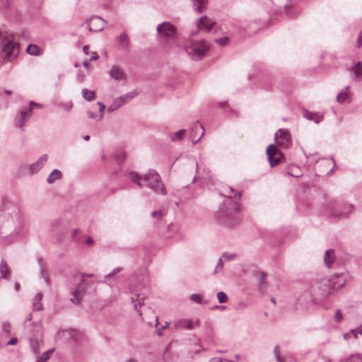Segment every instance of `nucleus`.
<instances>
[{
    "instance_id": "nucleus-41",
    "label": "nucleus",
    "mask_w": 362,
    "mask_h": 362,
    "mask_svg": "<svg viewBox=\"0 0 362 362\" xmlns=\"http://www.w3.org/2000/svg\"><path fill=\"white\" fill-rule=\"evenodd\" d=\"M185 133V129H181L175 133V136L172 139L173 141L181 140Z\"/></svg>"
},
{
    "instance_id": "nucleus-24",
    "label": "nucleus",
    "mask_w": 362,
    "mask_h": 362,
    "mask_svg": "<svg viewBox=\"0 0 362 362\" xmlns=\"http://www.w3.org/2000/svg\"><path fill=\"white\" fill-rule=\"evenodd\" d=\"M26 52L33 56H40L43 53L42 49L37 45L30 44L27 47Z\"/></svg>"
},
{
    "instance_id": "nucleus-47",
    "label": "nucleus",
    "mask_w": 362,
    "mask_h": 362,
    "mask_svg": "<svg viewBox=\"0 0 362 362\" xmlns=\"http://www.w3.org/2000/svg\"><path fill=\"white\" fill-rule=\"evenodd\" d=\"M125 158L126 155L123 152H121L116 156V158L119 163L124 160Z\"/></svg>"
},
{
    "instance_id": "nucleus-10",
    "label": "nucleus",
    "mask_w": 362,
    "mask_h": 362,
    "mask_svg": "<svg viewBox=\"0 0 362 362\" xmlns=\"http://www.w3.org/2000/svg\"><path fill=\"white\" fill-rule=\"evenodd\" d=\"M275 139L278 144L288 148L291 144V136L287 129H279L275 134Z\"/></svg>"
},
{
    "instance_id": "nucleus-38",
    "label": "nucleus",
    "mask_w": 362,
    "mask_h": 362,
    "mask_svg": "<svg viewBox=\"0 0 362 362\" xmlns=\"http://www.w3.org/2000/svg\"><path fill=\"white\" fill-rule=\"evenodd\" d=\"M97 105H99V111H100V115L98 116V120H100L103 119V115H104V111H105V105L101 103V102H98L97 103Z\"/></svg>"
},
{
    "instance_id": "nucleus-49",
    "label": "nucleus",
    "mask_w": 362,
    "mask_h": 362,
    "mask_svg": "<svg viewBox=\"0 0 362 362\" xmlns=\"http://www.w3.org/2000/svg\"><path fill=\"white\" fill-rule=\"evenodd\" d=\"M151 216H152V217H153L155 218L160 219V218H161L163 214L160 211H154L151 213Z\"/></svg>"
},
{
    "instance_id": "nucleus-34",
    "label": "nucleus",
    "mask_w": 362,
    "mask_h": 362,
    "mask_svg": "<svg viewBox=\"0 0 362 362\" xmlns=\"http://www.w3.org/2000/svg\"><path fill=\"white\" fill-rule=\"evenodd\" d=\"M54 351V349H49L47 350V351L44 352L39 360H37V362H47L49 358H50V355L51 354H52Z\"/></svg>"
},
{
    "instance_id": "nucleus-18",
    "label": "nucleus",
    "mask_w": 362,
    "mask_h": 362,
    "mask_svg": "<svg viewBox=\"0 0 362 362\" xmlns=\"http://www.w3.org/2000/svg\"><path fill=\"white\" fill-rule=\"evenodd\" d=\"M267 275L264 272H259V277L258 279V290L259 291L264 295L267 289V282L266 281Z\"/></svg>"
},
{
    "instance_id": "nucleus-32",
    "label": "nucleus",
    "mask_w": 362,
    "mask_h": 362,
    "mask_svg": "<svg viewBox=\"0 0 362 362\" xmlns=\"http://www.w3.org/2000/svg\"><path fill=\"white\" fill-rule=\"evenodd\" d=\"M206 2V0H193V5L196 11L199 13L204 11L203 6Z\"/></svg>"
},
{
    "instance_id": "nucleus-27",
    "label": "nucleus",
    "mask_w": 362,
    "mask_h": 362,
    "mask_svg": "<svg viewBox=\"0 0 362 362\" xmlns=\"http://www.w3.org/2000/svg\"><path fill=\"white\" fill-rule=\"evenodd\" d=\"M42 298V295L41 293H37L35 295L33 303V307L34 310H41L43 308L42 304L41 303Z\"/></svg>"
},
{
    "instance_id": "nucleus-4",
    "label": "nucleus",
    "mask_w": 362,
    "mask_h": 362,
    "mask_svg": "<svg viewBox=\"0 0 362 362\" xmlns=\"http://www.w3.org/2000/svg\"><path fill=\"white\" fill-rule=\"evenodd\" d=\"M93 276L92 274H83L78 276H76V281L78 282L75 288L71 289V294L73 298H71V301L75 304L81 303V298L86 292V289L88 284L86 281L87 277Z\"/></svg>"
},
{
    "instance_id": "nucleus-59",
    "label": "nucleus",
    "mask_w": 362,
    "mask_h": 362,
    "mask_svg": "<svg viewBox=\"0 0 362 362\" xmlns=\"http://www.w3.org/2000/svg\"><path fill=\"white\" fill-rule=\"evenodd\" d=\"M94 243L93 240L91 238H88L86 240V243L88 245H93Z\"/></svg>"
},
{
    "instance_id": "nucleus-26",
    "label": "nucleus",
    "mask_w": 362,
    "mask_h": 362,
    "mask_svg": "<svg viewBox=\"0 0 362 362\" xmlns=\"http://www.w3.org/2000/svg\"><path fill=\"white\" fill-rule=\"evenodd\" d=\"M334 259V251L333 250H327L324 257V262L327 267H330Z\"/></svg>"
},
{
    "instance_id": "nucleus-51",
    "label": "nucleus",
    "mask_w": 362,
    "mask_h": 362,
    "mask_svg": "<svg viewBox=\"0 0 362 362\" xmlns=\"http://www.w3.org/2000/svg\"><path fill=\"white\" fill-rule=\"evenodd\" d=\"M120 271L119 269H115L112 272L110 273L109 274H107L105 278L106 279H108L110 277H112V276H114L117 273H118Z\"/></svg>"
},
{
    "instance_id": "nucleus-37",
    "label": "nucleus",
    "mask_w": 362,
    "mask_h": 362,
    "mask_svg": "<svg viewBox=\"0 0 362 362\" xmlns=\"http://www.w3.org/2000/svg\"><path fill=\"white\" fill-rule=\"evenodd\" d=\"M215 42L218 44L220 46H226L229 42V38L228 37H224L220 39L215 40Z\"/></svg>"
},
{
    "instance_id": "nucleus-60",
    "label": "nucleus",
    "mask_w": 362,
    "mask_h": 362,
    "mask_svg": "<svg viewBox=\"0 0 362 362\" xmlns=\"http://www.w3.org/2000/svg\"><path fill=\"white\" fill-rule=\"evenodd\" d=\"M88 49H89V47L88 45H84L83 47V52L86 54H88Z\"/></svg>"
},
{
    "instance_id": "nucleus-50",
    "label": "nucleus",
    "mask_w": 362,
    "mask_h": 362,
    "mask_svg": "<svg viewBox=\"0 0 362 362\" xmlns=\"http://www.w3.org/2000/svg\"><path fill=\"white\" fill-rule=\"evenodd\" d=\"M356 47L360 48L362 46V31L360 33L356 41Z\"/></svg>"
},
{
    "instance_id": "nucleus-22",
    "label": "nucleus",
    "mask_w": 362,
    "mask_h": 362,
    "mask_svg": "<svg viewBox=\"0 0 362 362\" xmlns=\"http://www.w3.org/2000/svg\"><path fill=\"white\" fill-rule=\"evenodd\" d=\"M42 346V339L41 337H33L30 339V346L34 354H37Z\"/></svg>"
},
{
    "instance_id": "nucleus-48",
    "label": "nucleus",
    "mask_w": 362,
    "mask_h": 362,
    "mask_svg": "<svg viewBox=\"0 0 362 362\" xmlns=\"http://www.w3.org/2000/svg\"><path fill=\"white\" fill-rule=\"evenodd\" d=\"M124 95L128 102V101L131 100L132 99H133L136 95V93L134 92H129V93H127V94H124Z\"/></svg>"
},
{
    "instance_id": "nucleus-29",
    "label": "nucleus",
    "mask_w": 362,
    "mask_h": 362,
    "mask_svg": "<svg viewBox=\"0 0 362 362\" xmlns=\"http://www.w3.org/2000/svg\"><path fill=\"white\" fill-rule=\"evenodd\" d=\"M62 177V173L59 170H54L49 175L47 181L49 183H53L57 180L60 179Z\"/></svg>"
},
{
    "instance_id": "nucleus-39",
    "label": "nucleus",
    "mask_w": 362,
    "mask_h": 362,
    "mask_svg": "<svg viewBox=\"0 0 362 362\" xmlns=\"http://www.w3.org/2000/svg\"><path fill=\"white\" fill-rule=\"evenodd\" d=\"M235 257V254L223 252L221 258H222V260L223 262V261L233 259Z\"/></svg>"
},
{
    "instance_id": "nucleus-12",
    "label": "nucleus",
    "mask_w": 362,
    "mask_h": 362,
    "mask_svg": "<svg viewBox=\"0 0 362 362\" xmlns=\"http://www.w3.org/2000/svg\"><path fill=\"white\" fill-rule=\"evenodd\" d=\"M88 30L91 32H98L105 28V21L98 16H93L88 22Z\"/></svg>"
},
{
    "instance_id": "nucleus-15",
    "label": "nucleus",
    "mask_w": 362,
    "mask_h": 362,
    "mask_svg": "<svg viewBox=\"0 0 362 362\" xmlns=\"http://www.w3.org/2000/svg\"><path fill=\"white\" fill-rule=\"evenodd\" d=\"M202 180L205 183H214V175L211 173L209 170H204V174L199 176H194L193 178V182Z\"/></svg>"
},
{
    "instance_id": "nucleus-28",
    "label": "nucleus",
    "mask_w": 362,
    "mask_h": 362,
    "mask_svg": "<svg viewBox=\"0 0 362 362\" xmlns=\"http://www.w3.org/2000/svg\"><path fill=\"white\" fill-rule=\"evenodd\" d=\"M119 42L122 49H127L129 46V37L126 33H123L119 37Z\"/></svg>"
},
{
    "instance_id": "nucleus-54",
    "label": "nucleus",
    "mask_w": 362,
    "mask_h": 362,
    "mask_svg": "<svg viewBox=\"0 0 362 362\" xmlns=\"http://www.w3.org/2000/svg\"><path fill=\"white\" fill-rule=\"evenodd\" d=\"M118 99L121 101L122 105H124L126 103H127V98L124 95L119 97Z\"/></svg>"
},
{
    "instance_id": "nucleus-9",
    "label": "nucleus",
    "mask_w": 362,
    "mask_h": 362,
    "mask_svg": "<svg viewBox=\"0 0 362 362\" xmlns=\"http://www.w3.org/2000/svg\"><path fill=\"white\" fill-rule=\"evenodd\" d=\"M267 155L272 167L280 163L284 158L282 153L279 151L277 146L270 144L267 148Z\"/></svg>"
},
{
    "instance_id": "nucleus-61",
    "label": "nucleus",
    "mask_w": 362,
    "mask_h": 362,
    "mask_svg": "<svg viewBox=\"0 0 362 362\" xmlns=\"http://www.w3.org/2000/svg\"><path fill=\"white\" fill-rule=\"evenodd\" d=\"M351 332L354 334L355 338H357V334H358V332H357V328L351 329Z\"/></svg>"
},
{
    "instance_id": "nucleus-46",
    "label": "nucleus",
    "mask_w": 362,
    "mask_h": 362,
    "mask_svg": "<svg viewBox=\"0 0 362 362\" xmlns=\"http://www.w3.org/2000/svg\"><path fill=\"white\" fill-rule=\"evenodd\" d=\"M40 168L39 166L37 165L36 162L30 165V170L31 173H37Z\"/></svg>"
},
{
    "instance_id": "nucleus-57",
    "label": "nucleus",
    "mask_w": 362,
    "mask_h": 362,
    "mask_svg": "<svg viewBox=\"0 0 362 362\" xmlns=\"http://www.w3.org/2000/svg\"><path fill=\"white\" fill-rule=\"evenodd\" d=\"M99 58V55L96 52H93V55L90 58V61L95 60Z\"/></svg>"
},
{
    "instance_id": "nucleus-44",
    "label": "nucleus",
    "mask_w": 362,
    "mask_h": 362,
    "mask_svg": "<svg viewBox=\"0 0 362 362\" xmlns=\"http://www.w3.org/2000/svg\"><path fill=\"white\" fill-rule=\"evenodd\" d=\"M190 300L197 303H202V296L198 294H192L190 296Z\"/></svg>"
},
{
    "instance_id": "nucleus-8",
    "label": "nucleus",
    "mask_w": 362,
    "mask_h": 362,
    "mask_svg": "<svg viewBox=\"0 0 362 362\" xmlns=\"http://www.w3.org/2000/svg\"><path fill=\"white\" fill-rule=\"evenodd\" d=\"M312 291L318 293L323 298H327L332 293V290L328 279H323L319 282L312 285Z\"/></svg>"
},
{
    "instance_id": "nucleus-64",
    "label": "nucleus",
    "mask_w": 362,
    "mask_h": 362,
    "mask_svg": "<svg viewBox=\"0 0 362 362\" xmlns=\"http://www.w3.org/2000/svg\"><path fill=\"white\" fill-rule=\"evenodd\" d=\"M357 332L362 335V325L357 327Z\"/></svg>"
},
{
    "instance_id": "nucleus-62",
    "label": "nucleus",
    "mask_w": 362,
    "mask_h": 362,
    "mask_svg": "<svg viewBox=\"0 0 362 362\" xmlns=\"http://www.w3.org/2000/svg\"><path fill=\"white\" fill-rule=\"evenodd\" d=\"M90 62H91V61H90V59H89V60H86V61H84V62H83V66L84 67H86V68H87V67H88L89 63H90Z\"/></svg>"
},
{
    "instance_id": "nucleus-20",
    "label": "nucleus",
    "mask_w": 362,
    "mask_h": 362,
    "mask_svg": "<svg viewBox=\"0 0 362 362\" xmlns=\"http://www.w3.org/2000/svg\"><path fill=\"white\" fill-rule=\"evenodd\" d=\"M349 86H346L337 96V101L339 103H344L346 102H349Z\"/></svg>"
},
{
    "instance_id": "nucleus-30",
    "label": "nucleus",
    "mask_w": 362,
    "mask_h": 362,
    "mask_svg": "<svg viewBox=\"0 0 362 362\" xmlns=\"http://www.w3.org/2000/svg\"><path fill=\"white\" fill-rule=\"evenodd\" d=\"M82 95L84 99L88 101H93L95 98V93L94 91L89 90L86 88L82 89Z\"/></svg>"
},
{
    "instance_id": "nucleus-23",
    "label": "nucleus",
    "mask_w": 362,
    "mask_h": 362,
    "mask_svg": "<svg viewBox=\"0 0 362 362\" xmlns=\"http://www.w3.org/2000/svg\"><path fill=\"white\" fill-rule=\"evenodd\" d=\"M303 117L308 120L314 121L317 124L320 123L323 119L322 115H317L315 112H309L308 110L303 111Z\"/></svg>"
},
{
    "instance_id": "nucleus-5",
    "label": "nucleus",
    "mask_w": 362,
    "mask_h": 362,
    "mask_svg": "<svg viewBox=\"0 0 362 362\" xmlns=\"http://www.w3.org/2000/svg\"><path fill=\"white\" fill-rule=\"evenodd\" d=\"M18 45L13 42L12 39L4 37L2 40L1 52L4 56V62H9L13 59L18 54Z\"/></svg>"
},
{
    "instance_id": "nucleus-3",
    "label": "nucleus",
    "mask_w": 362,
    "mask_h": 362,
    "mask_svg": "<svg viewBox=\"0 0 362 362\" xmlns=\"http://www.w3.org/2000/svg\"><path fill=\"white\" fill-rule=\"evenodd\" d=\"M136 283L132 284L130 289L132 290V292H134V295L136 298L134 297L132 298V303L134 304V309L136 310L138 314L141 316L142 311L140 308L142 306H145L144 300L147 297L146 293H138L139 288H144L148 286L149 283L148 276L146 274H143L141 276L138 278L136 280Z\"/></svg>"
},
{
    "instance_id": "nucleus-58",
    "label": "nucleus",
    "mask_w": 362,
    "mask_h": 362,
    "mask_svg": "<svg viewBox=\"0 0 362 362\" xmlns=\"http://www.w3.org/2000/svg\"><path fill=\"white\" fill-rule=\"evenodd\" d=\"M223 360H222L221 358H211L209 362H222Z\"/></svg>"
},
{
    "instance_id": "nucleus-56",
    "label": "nucleus",
    "mask_w": 362,
    "mask_h": 362,
    "mask_svg": "<svg viewBox=\"0 0 362 362\" xmlns=\"http://www.w3.org/2000/svg\"><path fill=\"white\" fill-rule=\"evenodd\" d=\"M63 333H68L71 337L74 335L75 331L74 329L64 330Z\"/></svg>"
},
{
    "instance_id": "nucleus-33",
    "label": "nucleus",
    "mask_w": 362,
    "mask_h": 362,
    "mask_svg": "<svg viewBox=\"0 0 362 362\" xmlns=\"http://www.w3.org/2000/svg\"><path fill=\"white\" fill-rule=\"evenodd\" d=\"M123 105L121 101L117 98H116L111 105L108 107L109 112H114L122 107Z\"/></svg>"
},
{
    "instance_id": "nucleus-42",
    "label": "nucleus",
    "mask_w": 362,
    "mask_h": 362,
    "mask_svg": "<svg viewBox=\"0 0 362 362\" xmlns=\"http://www.w3.org/2000/svg\"><path fill=\"white\" fill-rule=\"evenodd\" d=\"M13 0H0V8H8L11 4Z\"/></svg>"
},
{
    "instance_id": "nucleus-63",
    "label": "nucleus",
    "mask_w": 362,
    "mask_h": 362,
    "mask_svg": "<svg viewBox=\"0 0 362 362\" xmlns=\"http://www.w3.org/2000/svg\"><path fill=\"white\" fill-rule=\"evenodd\" d=\"M32 318H33L32 313H29V314L27 315L26 318H25V321H26V322L30 321V320H32Z\"/></svg>"
},
{
    "instance_id": "nucleus-35",
    "label": "nucleus",
    "mask_w": 362,
    "mask_h": 362,
    "mask_svg": "<svg viewBox=\"0 0 362 362\" xmlns=\"http://www.w3.org/2000/svg\"><path fill=\"white\" fill-rule=\"evenodd\" d=\"M217 298L220 303H226L228 301V296L223 291H220L217 293Z\"/></svg>"
},
{
    "instance_id": "nucleus-14",
    "label": "nucleus",
    "mask_w": 362,
    "mask_h": 362,
    "mask_svg": "<svg viewBox=\"0 0 362 362\" xmlns=\"http://www.w3.org/2000/svg\"><path fill=\"white\" fill-rule=\"evenodd\" d=\"M32 110L30 107L28 110L21 111L16 117V125L21 128L22 131L24 130L23 124L31 117Z\"/></svg>"
},
{
    "instance_id": "nucleus-1",
    "label": "nucleus",
    "mask_w": 362,
    "mask_h": 362,
    "mask_svg": "<svg viewBox=\"0 0 362 362\" xmlns=\"http://www.w3.org/2000/svg\"><path fill=\"white\" fill-rule=\"evenodd\" d=\"M227 194L226 195L228 198L223 203V206L220 210V214L218 218V221L222 225L227 227H233L238 224L239 219L235 216L236 213L239 211V204L238 202L233 200L231 194L234 193V197L236 199H240L241 192L228 187L226 189Z\"/></svg>"
},
{
    "instance_id": "nucleus-7",
    "label": "nucleus",
    "mask_w": 362,
    "mask_h": 362,
    "mask_svg": "<svg viewBox=\"0 0 362 362\" xmlns=\"http://www.w3.org/2000/svg\"><path fill=\"white\" fill-rule=\"evenodd\" d=\"M186 52L194 59H200L206 52L208 47L204 41L192 42L186 46Z\"/></svg>"
},
{
    "instance_id": "nucleus-31",
    "label": "nucleus",
    "mask_w": 362,
    "mask_h": 362,
    "mask_svg": "<svg viewBox=\"0 0 362 362\" xmlns=\"http://www.w3.org/2000/svg\"><path fill=\"white\" fill-rule=\"evenodd\" d=\"M0 273L1 274V276H0L1 279H6L9 275V269L5 261H1L0 263Z\"/></svg>"
},
{
    "instance_id": "nucleus-25",
    "label": "nucleus",
    "mask_w": 362,
    "mask_h": 362,
    "mask_svg": "<svg viewBox=\"0 0 362 362\" xmlns=\"http://www.w3.org/2000/svg\"><path fill=\"white\" fill-rule=\"evenodd\" d=\"M110 76L115 80H121L124 78V73L119 67L117 66H112L110 71Z\"/></svg>"
},
{
    "instance_id": "nucleus-16",
    "label": "nucleus",
    "mask_w": 362,
    "mask_h": 362,
    "mask_svg": "<svg viewBox=\"0 0 362 362\" xmlns=\"http://www.w3.org/2000/svg\"><path fill=\"white\" fill-rule=\"evenodd\" d=\"M214 25V21L208 18L206 16H202L199 19V21L197 23V28L199 29H205L207 31H209L212 29Z\"/></svg>"
},
{
    "instance_id": "nucleus-45",
    "label": "nucleus",
    "mask_w": 362,
    "mask_h": 362,
    "mask_svg": "<svg viewBox=\"0 0 362 362\" xmlns=\"http://www.w3.org/2000/svg\"><path fill=\"white\" fill-rule=\"evenodd\" d=\"M342 314L340 311V310H337L334 315V320L337 322H340L342 320Z\"/></svg>"
},
{
    "instance_id": "nucleus-52",
    "label": "nucleus",
    "mask_w": 362,
    "mask_h": 362,
    "mask_svg": "<svg viewBox=\"0 0 362 362\" xmlns=\"http://www.w3.org/2000/svg\"><path fill=\"white\" fill-rule=\"evenodd\" d=\"M18 342L17 338H11L8 342L7 345H14Z\"/></svg>"
},
{
    "instance_id": "nucleus-55",
    "label": "nucleus",
    "mask_w": 362,
    "mask_h": 362,
    "mask_svg": "<svg viewBox=\"0 0 362 362\" xmlns=\"http://www.w3.org/2000/svg\"><path fill=\"white\" fill-rule=\"evenodd\" d=\"M30 108H32V109L33 108V107H41V105H40V104H39V103H35V102H33V101H30Z\"/></svg>"
},
{
    "instance_id": "nucleus-11",
    "label": "nucleus",
    "mask_w": 362,
    "mask_h": 362,
    "mask_svg": "<svg viewBox=\"0 0 362 362\" xmlns=\"http://www.w3.org/2000/svg\"><path fill=\"white\" fill-rule=\"evenodd\" d=\"M204 134V129L202 125L197 122L193 124L190 130V139L193 143H197Z\"/></svg>"
},
{
    "instance_id": "nucleus-19",
    "label": "nucleus",
    "mask_w": 362,
    "mask_h": 362,
    "mask_svg": "<svg viewBox=\"0 0 362 362\" xmlns=\"http://www.w3.org/2000/svg\"><path fill=\"white\" fill-rule=\"evenodd\" d=\"M349 71L354 78H361L362 76V62H358L354 66L349 68Z\"/></svg>"
},
{
    "instance_id": "nucleus-2",
    "label": "nucleus",
    "mask_w": 362,
    "mask_h": 362,
    "mask_svg": "<svg viewBox=\"0 0 362 362\" xmlns=\"http://www.w3.org/2000/svg\"><path fill=\"white\" fill-rule=\"evenodd\" d=\"M129 177L133 182L136 183L140 187L144 186L143 182H144L145 186L152 189L155 193L160 194H166V190L162 183L160 176L153 170H149L144 177H141L137 173L130 172Z\"/></svg>"
},
{
    "instance_id": "nucleus-43",
    "label": "nucleus",
    "mask_w": 362,
    "mask_h": 362,
    "mask_svg": "<svg viewBox=\"0 0 362 362\" xmlns=\"http://www.w3.org/2000/svg\"><path fill=\"white\" fill-rule=\"evenodd\" d=\"M223 262L222 260V258H220L218 261V263H217L215 269H214V274H216L218 272H220L223 269Z\"/></svg>"
},
{
    "instance_id": "nucleus-21",
    "label": "nucleus",
    "mask_w": 362,
    "mask_h": 362,
    "mask_svg": "<svg viewBox=\"0 0 362 362\" xmlns=\"http://www.w3.org/2000/svg\"><path fill=\"white\" fill-rule=\"evenodd\" d=\"M175 327L177 329H193V324L192 321L189 320H178L175 323Z\"/></svg>"
},
{
    "instance_id": "nucleus-13",
    "label": "nucleus",
    "mask_w": 362,
    "mask_h": 362,
    "mask_svg": "<svg viewBox=\"0 0 362 362\" xmlns=\"http://www.w3.org/2000/svg\"><path fill=\"white\" fill-rule=\"evenodd\" d=\"M330 284L332 292L341 288L346 283V276L344 274H337L333 276L331 279H328Z\"/></svg>"
},
{
    "instance_id": "nucleus-6",
    "label": "nucleus",
    "mask_w": 362,
    "mask_h": 362,
    "mask_svg": "<svg viewBox=\"0 0 362 362\" xmlns=\"http://www.w3.org/2000/svg\"><path fill=\"white\" fill-rule=\"evenodd\" d=\"M158 34L165 40H175L177 38V28L170 22H163L156 28Z\"/></svg>"
},
{
    "instance_id": "nucleus-17",
    "label": "nucleus",
    "mask_w": 362,
    "mask_h": 362,
    "mask_svg": "<svg viewBox=\"0 0 362 362\" xmlns=\"http://www.w3.org/2000/svg\"><path fill=\"white\" fill-rule=\"evenodd\" d=\"M342 206L343 209H340L339 211H333L332 212V215L336 217L346 216L349 213H351L352 211L354 210V206L351 204H344Z\"/></svg>"
},
{
    "instance_id": "nucleus-53",
    "label": "nucleus",
    "mask_w": 362,
    "mask_h": 362,
    "mask_svg": "<svg viewBox=\"0 0 362 362\" xmlns=\"http://www.w3.org/2000/svg\"><path fill=\"white\" fill-rule=\"evenodd\" d=\"M87 114L88 115V117L90 118V119H95L98 120V118H97L96 115L94 114V112H91V111H88L87 112Z\"/></svg>"
},
{
    "instance_id": "nucleus-40",
    "label": "nucleus",
    "mask_w": 362,
    "mask_h": 362,
    "mask_svg": "<svg viewBox=\"0 0 362 362\" xmlns=\"http://www.w3.org/2000/svg\"><path fill=\"white\" fill-rule=\"evenodd\" d=\"M274 356H275V358H276V360L277 362H283V360L279 356V355H280V349H279V346L278 345H276L274 347Z\"/></svg>"
},
{
    "instance_id": "nucleus-36",
    "label": "nucleus",
    "mask_w": 362,
    "mask_h": 362,
    "mask_svg": "<svg viewBox=\"0 0 362 362\" xmlns=\"http://www.w3.org/2000/svg\"><path fill=\"white\" fill-rule=\"evenodd\" d=\"M48 158V156L47 154L42 155L37 161L36 164L37 166H39L40 168H41L44 164L47 162Z\"/></svg>"
}]
</instances>
